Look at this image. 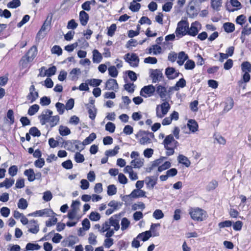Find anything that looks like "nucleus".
<instances>
[{"label":"nucleus","instance_id":"obj_17","mask_svg":"<svg viewBox=\"0 0 251 251\" xmlns=\"http://www.w3.org/2000/svg\"><path fill=\"white\" fill-rule=\"evenodd\" d=\"M27 227L28 231L33 234H36L39 231V226L37 222L34 220L29 221Z\"/></svg>","mask_w":251,"mask_h":251},{"label":"nucleus","instance_id":"obj_44","mask_svg":"<svg viewBox=\"0 0 251 251\" xmlns=\"http://www.w3.org/2000/svg\"><path fill=\"white\" fill-rule=\"evenodd\" d=\"M87 108L88 109V112L89 114V118L92 120H94L97 114V110L95 108V106H93V107L87 106Z\"/></svg>","mask_w":251,"mask_h":251},{"label":"nucleus","instance_id":"obj_19","mask_svg":"<svg viewBox=\"0 0 251 251\" xmlns=\"http://www.w3.org/2000/svg\"><path fill=\"white\" fill-rule=\"evenodd\" d=\"M105 89L116 91L118 89V84L116 79L110 78L105 83Z\"/></svg>","mask_w":251,"mask_h":251},{"label":"nucleus","instance_id":"obj_5","mask_svg":"<svg viewBox=\"0 0 251 251\" xmlns=\"http://www.w3.org/2000/svg\"><path fill=\"white\" fill-rule=\"evenodd\" d=\"M140 137L139 142L141 145H145L151 143V139L154 138V134L146 131H140L138 133Z\"/></svg>","mask_w":251,"mask_h":251},{"label":"nucleus","instance_id":"obj_36","mask_svg":"<svg viewBox=\"0 0 251 251\" xmlns=\"http://www.w3.org/2000/svg\"><path fill=\"white\" fill-rule=\"evenodd\" d=\"M167 158L166 157H161L159 159H156L154 161H152L151 163V166L150 167V170H153L154 168L156 167H159L163 162V161L165 160Z\"/></svg>","mask_w":251,"mask_h":251},{"label":"nucleus","instance_id":"obj_29","mask_svg":"<svg viewBox=\"0 0 251 251\" xmlns=\"http://www.w3.org/2000/svg\"><path fill=\"white\" fill-rule=\"evenodd\" d=\"M187 126L192 132L197 131L198 129V125L194 120H189L187 123Z\"/></svg>","mask_w":251,"mask_h":251},{"label":"nucleus","instance_id":"obj_55","mask_svg":"<svg viewBox=\"0 0 251 251\" xmlns=\"http://www.w3.org/2000/svg\"><path fill=\"white\" fill-rule=\"evenodd\" d=\"M187 14L190 18H194L198 14L197 11L194 6H190L187 10Z\"/></svg>","mask_w":251,"mask_h":251},{"label":"nucleus","instance_id":"obj_2","mask_svg":"<svg viewBox=\"0 0 251 251\" xmlns=\"http://www.w3.org/2000/svg\"><path fill=\"white\" fill-rule=\"evenodd\" d=\"M189 29V23L187 21L181 20L177 25L175 33L177 38H180L187 34V29Z\"/></svg>","mask_w":251,"mask_h":251},{"label":"nucleus","instance_id":"obj_45","mask_svg":"<svg viewBox=\"0 0 251 251\" xmlns=\"http://www.w3.org/2000/svg\"><path fill=\"white\" fill-rule=\"evenodd\" d=\"M109 75L112 77H116L118 75V71L114 66H111L108 68Z\"/></svg>","mask_w":251,"mask_h":251},{"label":"nucleus","instance_id":"obj_59","mask_svg":"<svg viewBox=\"0 0 251 251\" xmlns=\"http://www.w3.org/2000/svg\"><path fill=\"white\" fill-rule=\"evenodd\" d=\"M195 67V63L192 60H188L184 64V68L186 70H192Z\"/></svg>","mask_w":251,"mask_h":251},{"label":"nucleus","instance_id":"obj_52","mask_svg":"<svg viewBox=\"0 0 251 251\" xmlns=\"http://www.w3.org/2000/svg\"><path fill=\"white\" fill-rule=\"evenodd\" d=\"M89 219L92 221H98L100 219V215L97 212L92 211L89 215Z\"/></svg>","mask_w":251,"mask_h":251},{"label":"nucleus","instance_id":"obj_43","mask_svg":"<svg viewBox=\"0 0 251 251\" xmlns=\"http://www.w3.org/2000/svg\"><path fill=\"white\" fill-rule=\"evenodd\" d=\"M21 4L20 0H12L8 2L7 4V7L8 8H16L19 7Z\"/></svg>","mask_w":251,"mask_h":251},{"label":"nucleus","instance_id":"obj_21","mask_svg":"<svg viewBox=\"0 0 251 251\" xmlns=\"http://www.w3.org/2000/svg\"><path fill=\"white\" fill-rule=\"evenodd\" d=\"M125 197L135 199L137 198L146 197V192L140 189H136L133 190L130 194L126 195Z\"/></svg>","mask_w":251,"mask_h":251},{"label":"nucleus","instance_id":"obj_4","mask_svg":"<svg viewBox=\"0 0 251 251\" xmlns=\"http://www.w3.org/2000/svg\"><path fill=\"white\" fill-rule=\"evenodd\" d=\"M189 214L193 220L197 221H203L206 216V212L200 208H191Z\"/></svg>","mask_w":251,"mask_h":251},{"label":"nucleus","instance_id":"obj_54","mask_svg":"<svg viewBox=\"0 0 251 251\" xmlns=\"http://www.w3.org/2000/svg\"><path fill=\"white\" fill-rule=\"evenodd\" d=\"M152 216L156 220H159L164 217V215L160 209H156L153 213Z\"/></svg>","mask_w":251,"mask_h":251},{"label":"nucleus","instance_id":"obj_32","mask_svg":"<svg viewBox=\"0 0 251 251\" xmlns=\"http://www.w3.org/2000/svg\"><path fill=\"white\" fill-rule=\"evenodd\" d=\"M186 86V81L183 78H180L176 84L175 86H171L174 91H178L180 88H184Z\"/></svg>","mask_w":251,"mask_h":251},{"label":"nucleus","instance_id":"obj_61","mask_svg":"<svg viewBox=\"0 0 251 251\" xmlns=\"http://www.w3.org/2000/svg\"><path fill=\"white\" fill-rule=\"evenodd\" d=\"M55 107L59 114L62 115L64 113L65 108H66L64 104L58 102L55 104Z\"/></svg>","mask_w":251,"mask_h":251},{"label":"nucleus","instance_id":"obj_53","mask_svg":"<svg viewBox=\"0 0 251 251\" xmlns=\"http://www.w3.org/2000/svg\"><path fill=\"white\" fill-rule=\"evenodd\" d=\"M74 144L75 145V149L78 150L79 151L83 150L85 148V146H86L84 145L83 141L81 142L78 140H75L74 141Z\"/></svg>","mask_w":251,"mask_h":251},{"label":"nucleus","instance_id":"obj_23","mask_svg":"<svg viewBox=\"0 0 251 251\" xmlns=\"http://www.w3.org/2000/svg\"><path fill=\"white\" fill-rule=\"evenodd\" d=\"M79 18L81 24L82 25H86L89 20L88 14L84 10L81 11L79 12Z\"/></svg>","mask_w":251,"mask_h":251},{"label":"nucleus","instance_id":"obj_40","mask_svg":"<svg viewBox=\"0 0 251 251\" xmlns=\"http://www.w3.org/2000/svg\"><path fill=\"white\" fill-rule=\"evenodd\" d=\"M39 106L38 104H35L29 107L27 113L30 116L34 115L37 113L39 109Z\"/></svg>","mask_w":251,"mask_h":251},{"label":"nucleus","instance_id":"obj_58","mask_svg":"<svg viewBox=\"0 0 251 251\" xmlns=\"http://www.w3.org/2000/svg\"><path fill=\"white\" fill-rule=\"evenodd\" d=\"M171 166V164L169 161H166L163 164L160 165L158 167V171L161 172L164 170L169 168Z\"/></svg>","mask_w":251,"mask_h":251},{"label":"nucleus","instance_id":"obj_41","mask_svg":"<svg viewBox=\"0 0 251 251\" xmlns=\"http://www.w3.org/2000/svg\"><path fill=\"white\" fill-rule=\"evenodd\" d=\"M41 248V246L37 244L28 243L26 244L25 249L27 251L39 250Z\"/></svg>","mask_w":251,"mask_h":251},{"label":"nucleus","instance_id":"obj_64","mask_svg":"<svg viewBox=\"0 0 251 251\" xmlns=\"http://www.w3.org/2000/svg\"><path fill=\"white\" fill-rule=\"evenodd\" d=\"M141 7V5L139 3L132 2L130 3L129 9L133 12H137L139 11Z\"/></svg>","mask_w":251,"mask_h":251},{"label":"nucleus","instance_id":"obj_18","mask_svg":"<svg viewBox=\"0 0 251 251\" xmlns=\"http://www.w3.org/2000/svg\"><path fill=\"white\" fill-rule=\"evenodd\" d=\"M114 230H110L109 232H107L105 233V236L106 237V238L104 240L103 244L105 248H109L113 245V239L111 238L110 237H112L114 235Z\"/></svg>","mask_w":251,"mask_h":251},{"label":"nucleus","instance_id":"obj_62","mask_svg":"<svg viewBox=\"0 0 251 251\" xmlns=\"http://www.w3.org/2000/svg\"><path fill=\"white\" fill-rule=\"evenodd\" d=\"M68 246H73L78 241V239L76 236H70L68 238Z\"/></svg>","mask_w":251,"mask_h":251},{"label":"nucleus","instance_id":"obj_10","mask_svg":"<svg viewBox=\"0 0 251 251\" xmlns=\"http://www.w3.org/2000/svg\"><path fill=\"white\" fill-rule=\"evenodd\" d=\"M52 111L50 109L43 111L42 114L38 116V119L42 125L48 123L52 115Z\"/></svg>","mask_w":251,"mask_h":251},{"label":"nucleus","instance_id":"obj_9","mask_svg":"<svg viewBox=\"0 0 251 251\" xmlns=\"http://www.w3.org/2000/svg\"><path fill=\"white\" fill-rule=\"evenodd\" d=\"M121 217V214H115L112 217H111L109 219V221L110 222V224L111 226L113 227V230H114V231H118L120 228V221Z\"/></svg>","mask_w":251,"mask_h":251},{"label":"nucleus","instance_id":"obj_3","mask_svg":"<svg viewBox=\"0 0 251 251\" xmlns=\"http://www.w3.org/2000/svg\"><path fill=\"white\" fill-rule=\"evenodd\" d=\"M170 108L171 106L167 101H164L162 103L157 105L155 108L156 117L160 119L163 118Z\"/></svg>","mask_w":251,"mask_h":251},{"label":"nucleus","instance_id":"obj_1","mask_svg":"<svg viewBox=\"0 0 251 251\" xmlns=\"http://www.w3.org/2000/svg\"><path fill=\"white\" fill-rule=\"evenodd\" d=\"M156 93L163 101H166L171 98L173 94V88L171 86L158 84L156 85Z\"/></svg>","mask_w":251,"mask_h":251},{"label":"nucleus","instance_id":"obj_14","mask_svg":"<svg viewBox=\"0 0 251 251\" xmlns=\"http://www.w3.org/2000/svg\"><path fill=\"white\" fill-rule=\"evenodd\" d=\"M165 75L169 79H174L177 77L180 74L173 67H168L165 69Z\"/></svg>","mask_w":251,"mask_h":251},{"label":"nucleus","instance_id":"obj_35","mask_svg":"<svg viewBox=\"0 0 251 251\" xmlns=\"http://www.w3.org/2000/svg\"><path fill=\"white\" fill-rule=\"evenodd\" d=\"M59 120H60V117L58 115H55V116H52L49 122L48 123L49 124V125L50 126V127H53L54 126H56L59 122Z\"/></svg>","mask_w":251,"mask_h":251},{"label":"nucleus","instance_id":"obj_27","mask_svg":"<svg viewBox=\"0 0 251 251\" xmlns=\"http://www.w3.org/2000/svg\"><path fill=\"white\" fill-rule=\"evenodd\" d=\"M143 158H135L131 161V165L135 168H140L144 165Z\"/></svg>","mask_w":251,"mask_h":251},{"label":"nucleus","instance_id":"obj_60","mask_svg":"<svg viewBox=\"0 0 251 251\" xmlns=\"http://www.w3.org/2000/svg\"><path fill=\"white\" fill-rule=\"evenodd\" d=\"M117 193V188L116 186L113 185H109L107 187V194L109 196H113Z\"/></svg>","mask_w":251,"mask_h":251},{"label":"nucleus","instance_id":"obj_8","mask_svg":"<svg viewBox=\"0 0 251 251\" xmlns=\"http://www.w3.org/2000/svg\"><path fill=\"white\" fill-rule=\"evenodd\" d=\"M150 74L152 83L160 81L163 77V73L159 69H151L150 71Z\"/></svg>","mask_w":251,"mask_h":251},{"label":"nucleus","instance_id":"obj_39","mask_svg":"<svg viewBox=\"0 0 251 251\" xmlns=\"http://www.w3.org/2000/svg\"><path fill=\"white\" fill-rule=\"evenodd\" d=\"M160 224H152L151 226L150 230L151 233L152 234V236L153 237L159 236V232L156 230V228L160 226Z\"/></svg>","mask_w":251,"mask_h":251},{"label":"nucleus","instance_id":"obj_24","mask_svg":"<svg viewBox=\"0 0 251 251\" xmlns=\"http://www.w3.org/2000/svg\"><path fill=\"white\" fill-rule=\"evenodd\" d=\"M93 62L95 63H100L102 59V56L98 50L95 49L93 52Z\"/></svg>","mask_w":251,"mask_h":251},{"label":"nucleus","instance_id":"obj_50","mask_svg":"<svg viewBox=\"0 0 251 251\" xmlns=\"http://www.w3.org/2000/svg\"><path fill=\"white\" fill-rule=\"evenodd\" d=\"M97 137L95 133H91L88 137L83 140L84 145H87L91 144Z\"/></svg>","mask_w":251,"mask_h":251},{"label":"nucleus","instance_id":"obj_26","mask_svg":"<svg viewBox=\"0 0 251 251\" xmlns=\"http://www.w3.org/2000/svg\"><path fill=\"white\" fill-rule=\"evenodd\" d=\"M34 172L33 169H28L25 170L24 172V175L27 177L29 182H32L35 180Z\"/></svg>","mask_w":251,"mask_h":251},{"label":"nucleus","instance_id":"obj_7","mask_svg":"<svg viewBox=\"0 0 251 251\" xmlns=\"http://www.w3.org/2000/svg\"><path fill=\"white\" fill-rule=\"evenodd\" d=\"M155 91L156 86L151 84L143 87L140 91V94L144 98H147L153 96Z\"/></svg>","mask_w":251,"mask_h":251},{"label":"nucleus","instance_id":"obj_28","mask_svg":"<svg viewBox=\"0 0 251 251\" xmlns=\"http://www.w3.org/2000/svg\"><path fill=\"white\" fill-rule=\"evenodd\" d=\"M177 160L179 163L183 164L186 167H189L191 164V162L188 158L183 155H179L177 157Z\"/></svg>","mask_w":251,"mask_h":251},{"label":"nucleus","instance_id":"obj_57","mask_svg":"<svg viewBox=\"0 0 251 251\" xmlns=\"http://www.w3.org/2000/svg\"><path fill=\"white\" fill-rule=\"evenodd\" d=\"M218 182L215 180H213L208 184L206 189L209 191L214 190L218 186Z\"/></svg>","mask_w":251,"mask_h":251},{"label":"nucleus","instance_id":"obj_46","mask_svg":"<svg viewBox=\"0 0 251 251\" xmlns=\"http://www.w3.org/2000/svg\"><path fill=\"white\" fill-rule=\"evenodd\" d=\"M18 207L21 209H25L28 206V203L26 200L24 198H21L18 202Z\"/></svg>","mask_w":251,"mask_h":251},{"label":"nucleus","instance_id":"obj_48","mask_svg":"<svg viewBox=\"0 0 251 251\" xmlns=\"http://www.w3.org/2000/svg\"><path fill=\"white\" fill-rule=\"evenodd\" d=\"M234 105V101L232 99H228L227 100L226 102V105L225 106L224 110L227 112L231 109Z\"/></svg>","mask_w":251,"mask_h":251},{"label":"nucleus","instance_id":"obj_42","mask_svg":"<svg viewBox=\"0 0 251 251\" xmlns=\"http://www.w3.org/2000/svg\"><path fill=\"white\" fill-rule=\"evenodd\" d=\"M59 132L61 135L66 136L71 133L70 129L65 126H60L59 128Z\"/></svg>","mask_w":251,"mask_h":251},{"label":"nucleus","instance_id":"obj_56","mask_svg":"<svg viewBox=\"0 0 251 251\" xmlns=\"http://www.w3.org/2000/svg\"><path fill=\"white\" fill-rule=\"evenodd\" d=\"M51 52L52 54H57L58 56H60L62 53V50L60 46L57 45H54L51 49Z\"/></svg>","mask_w":251,"mask_h":251},{"label":"nucleus","instance_id":"obj_15","mask_svg":"<svg viewBox=\"0 0 251 251\" xmlns=\"http://www.w3.org/2000/svg\"><path fill=\"white\" fill-rule=\"evenodd\" d=\"M177 144L178 142L175 140L173 135L172 134L167 135L163 141L164 148H168V146H172L176 147Z\"/></svg>","mask_w":251,"mask_h":251},{"label":"nucleus","instance_id":"obj_22","mask_svg":"<svg viewBox=\"0 0 251 251\" xmlns=\"http://www.w3.org/2000/svg\"><path fill=\"white\" fill-rule=\"evenodd\" d=\"M37 53V49L35 46H32L26 53L25 57L27 61H32L35 57Z\"/></svg>","mask_w":251,"mask_h":251},{"label":"nucleus","instance_id":"obj_12","mask_svg":"<svg viewBox=\"0 0 251 251\" xmlns=\"http://www.w3.org/2000/svg\"><path fill=\"white\" fill-rule=\"evenodd\" d=\"M52 20V15H48L46 20L42 25L40 30L38 31L37 37L40 38V36L42 32H47L50 29L51 22Z\"/></svg>","mask_w":251,"mask_h":251},{"label":"nucleus","instance_id":"obj_37","mask_svg":"<svg viewBox=\"0 0 251 251\" xmlns=\"http://www.w3.org/2000/svg\"><path fill=\"white\" fill-rule=\"evenodd\" d=\"M121 224V229L122 231H124L126 230L129 227L130 222L127 218L125 217L122 219Z\"/></svg>","mask_w":251,"mask_h":251},{"label":"nucleus","instance_id":"obj_30","mask_svg":"<svg viewBox=\"0 0 251 251\" xmlns=\"http://www.w3.org/2000/svg\"><path fill=\"white\" fill-rule=\"evenodd\" d=\"M151 236H152V234L151 233V231H146L139 234L137 236V239L145 242L147 241Z\"/></svg>","mask_w":251,"mask_h":251},{"label":"nucleus","instance_id":"obj_13","mask_svg":"<svg viewBox=\"0 0 251 251\" xmlns=\"http://www.w3.org/2000/svg\"><path fill=\"white\" fill-rule=\"evenodd\" d=\"M29 93L26 96V99L30 103L34 102L39 97L38 92L35 90L34 85H31L29 89Z\"/></svg>","mask_w":251,"mask_h":251},{"label":"nucleus","instance_id":"obj_63","mask_svg":"<svg viewBox=\"0 0 251 251\" xmlns=\"http://www.w3.org/2000/svg\"><path fill=\"white\" fill-rule=\"evenodd\" d=\"M117 26L115 24H112L108 28L107 31V35L109 36L112 37L115 33V31L116 30Z\"/></svg>","mask_w":251,"mask_h":251},{"label":"nucleus","instance_id":"obj_16","mask_svg":"<svg viewBox=\"0 0 251 251\" xmlns=\"http://www.w3.org/2000/svg\"><path fill=\"white\" fill-rule=\"evenodd\" d=\"M52 212L50 209L48 208H45L44 209H42L40 210L36 211L33 213H30L28 214V216H32L34 217L39 216V217H49Z\"/></svg>","mask_w":251,"mask_h":251},{"label":"nucleus","instance_id":"obj_11","mask_svg":"<svg viewBox=\"0 0 251 251\" xmlns=\"http://www.w3.org/2000/svg\"><path fill=\"white\" fill-rule=\"evenodd\" d=\"M201 29V24L196 21L191 24V26L187 29V34L192 36H195L197 35Z\"/></svg>","mask_w":251,"mask_h":251},{"label":"nucleus","instance_id":"obj_51","mask_svg":"<svg viewBox=\"0 0 251 251\" xmlns=\"http://www.w3.org/2000/svg\"><path fill=\"white\" fill-rule=\"evenodd\" d=\"M56 71V68L55 66H53L49 68L48 70H46L44 76L47 75L48 77L54 75Z\"/></svg>","mask_w":251,"mask_h":251},{"label":"nucleus","instance_id":"obj_6","mask_svg":"<svg viewBox=\"0 0 251 251\" xmlns=\"http://www.w3.org/2000/svg\"><path fill=\"white\" fill-rule=\"evenodd\" d=\"M124 59L132 67H136L138 66L139 58L135 53H132L130 54L127 53L125 55Z\"/></svg>","mask_w":251,"mask_h":251},{"label":"nucleus","instance_id":"obj_47","mask_svg":"<svg viewBox=\"0 0 251 251\" xmlns=\"http://www.w3.org/2000/svg\"><path fill=\"white\" fill-rule=\"evenodd\" d=\"M241 70L243 72H251V64L248 61L243 62L241 64Z\"/></svg>","mask_w":251,"mask_h":251},{"label":"nucleus","instance_id":"obj_38","mask_svg":"<svg viewBox=\"0 0 251 251\" xmlns=\"http://www.w3.org/2000/svg\"><path fill=\"white\" fill-rule=\"evenodd\" d=\"M120 148L118 146H116L113 150H107L105 152V155L107 156H113L117 154Z\"/></svg>","mask_w":251,"mask_h":251},{"label":"nucleus","instance_id":"obj_33","mask_svg":"<svg viewBox=\"0 0 251 251\" xmlns=\"http://www.w3.org/2000/svg\"><path fill=\"white\" fill-rule=\"evenodd\" d=\"M223 28L226 32L231 33L235 30V25L231 23H225L223 25Z\"/></svg>","mask_w":251,"mask_h":251},{"label":"nucleus","instance_id":"obj_20","mask_svg":"<svg viewBox=\"0 0 251 251\" xmlns=\"http://www.w3.org/2000/svg\"><path fill=\"white\" fill-rule=\"evenodd\" d=\"M157 177L153 176L146 177L145 181L147 185V187L150 190L153 189L154 186L157 183Z\"/></svg>","mask_w":251,"mask_h":251},{"label":"nucleus","instance_id":"obj_34","mask_svg":"<svg viewBox=\"0 0 251 251\" xmlns=\"http://www.w3.org/2000/svg\"><path fill=\"white\" fill-rule=\"evenodd\" d=\"M81 74L80 69L79 68H74L70 73V75L72 80H76L78 77L77 75H80Z\"/></svg>","mask_w":251,"mask_h":251},{"label":"nucleus","instance_id":"obj_31","mask_svg":"<svg viewBox=\"0 0 251 251\" xmlns=\"http://www.w3.org/2000/svg\"><path fill=\"white\" fill-rule=\"evenodd\" d=\"M222 4V0H211V7L216 11H219L220 10Z\"/></svg>","mask_w":251,"mask_h":251},{"label":"nucleus","instance_id":"obj_25","mask_svg":"<svg viewBox=\"0 0 251 251\" xmlns=\"http://www.w3.org/2000/svg\"><path fill=\"white\" fill-rule=\"evenodd\" d=\"M177 57V64L179 66H182L184 64V62L188 58V56L184 51H182L178 53Z\"/></svg>","mask_w":251,"mask_h":251},{"label":"nucleus","instance_id":"obj_49","mask_svg":"<svg viewBox=\"0 0 251 251\" xmlns=\"http://www.w3.org/2000/svg\"><path fill=\"white\" fill-rule=\"evenodd\" d=\"M87 81L90 86L93 87H98L100 84L102 80L99 79L93 78L88 79Z\"/></svg>","mask_w":251,"mask_h":251}]
</instances>
